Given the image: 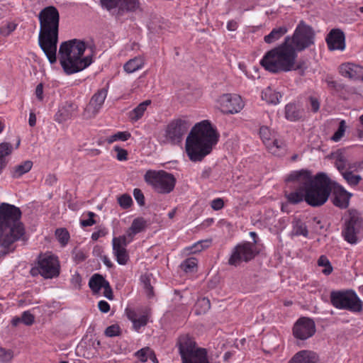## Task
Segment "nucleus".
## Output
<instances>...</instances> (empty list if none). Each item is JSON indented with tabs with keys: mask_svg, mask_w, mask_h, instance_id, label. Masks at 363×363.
Returning a JSON list of instances; mask_svg holds the SVG:
<instances>
[{
	"mask_svg": "<svg viewBox=\"0 0 363 363\" xmlns=\"http://www.w3.org/2000/svg\"><path fill=\"white\" fill-rule=\"evenodd\" d=\"M144 65V60L142 57H135L129 60L123 66L124 70L127 73H133L141 69Z\"/></svg>",
	"mask_w": 363,
	"mask_h": 363,
	"instance_id": "obj_33",
	"label": "nucleus"
},
{
	"mask_svg": "<svg viewBox=\"0 0 363 363\" xmlns=\"http://www.w3.org/2000/svg\"><path fill=\"white\" fill-rule=\"evenodd\" d=\"M101 6L116 17L123 16L125 12L133 11L138 7V0H100Z\"/></svg>",
	"mask_w": 363,
	"mask_h": 363,
	"instance_id": "obj_14",
	"label": "nucleus"
},
{
	"mask_svg": "<svg viewBox=\"0 0 363 363\" xmlns=\"http://www.w3.org/2000/svg\"><path fill=\"white\" fill-rule=\"evenodd\" d=\"M151 104L150 100H146L140 103L129 113L130 118L133 121H137L142 118L147 107Z\"/></svg>",
	"mask_w": 363,
	"mask_h": 363,
	"instance_id": "obj_35",
	"label": "nucleus"
},
{
	"mask_svg": "<svg viewBox=\"0 0 363 363\" xmlns=\"http://www.w3.org/2000/svg\"><path fill=\"white\" fill-rule=\"evenodd\" d=\"M325 81L330 88H332L336 91H341L345 88V86L342 84L333 80L330 77H328Z\"/></svg>",
	"mask_w": 363,
	"mask_h": 363,
	"instance_id": "obj_55",
	"label": "nucleus"
},
{
	"mask_svg": "<svg viewBox=\"0 0 363 363\" xmlns=\"http://www.w3.org/2000/svg\"><path fill=\"white\" fill-rule=\"evenodd\" d=\"M107 94L108 88H102L92 96L89 104L83 112L84 118L89 119L96 116L104 103Z\"/></svg>",
	"mask_w": 363,
	"mask_h": 363,
	"instance_id": "obj_18",
	"label": "nucleus"
},
{
	"mask_svg": "<svg viewBox=\"0 0 363 363\" xmlns=\"http://www.w3.org/2000/svg\"><path fill=\"white\" fill-rule=\"evenodd\" d=\"M89 218L86 220H82L80 223L83 227H87V226H91L94 224L96 223L95 220L94 219V217L96 216V214L94 212L89 211L88 213Z\"/></svg>",
	"mask_w": 363,
	"mask_h": 363,
	"instance_id": "obj_58",
	"label": "nucleus"
},
{
	"mask_svg": "<svg viewBox=\"0 0 363 363\" xmlns=\"http://www.w3.org/2000/svg\"><path fill=\"white\" fill-rule=\"evenodd\" d=\"M281 95L279 92H276L270 87L265 89L262 92V99L265 100L267 103L276 105L279 103V99Z\"/></svg>",
	"mask_w": 363,
	"mask_h": 363,
	"instance_id": "obj_36",
	"label": "nucleus"
},
{
	"mask_svg": "<svg viewBox=\"0 0 363 363\" xmlns=\"http://www.w3.org/2000/svg\"><path fill=\"white\" fill-rule=\"evenodd\" d=\"M133 196L135 199L140 206H143L145 205V196L140 189H135L133 190Z\"/></svg>",
	"mask_w": 363,
	"mask_h": 363,
	"instance_id": "obj_56",
	"label": "nucleus"
},
{
	"mask_svg": "<svg viewBox=\"0 0 363 363\" xmlns=\"http://www.w3.org/2000/svg\"><path fill=\"white\" fill-rule=\"evenodd\" d=\"M40 32L38 45L49 62H56V52L58 43L60 13L53 6L42 9L38 14Z\"/></svg>",
	"mask_w": 363,
	"mask_h": 363,
	"instance_id": "obj_3",
	"label": "nucleus"
},
{
	"mask_svg": "<svg viewBox=\"0 0 363 363\" xmlns=\"http://www.w3.org/2000/svg\"><path fill=\"white\" fill-rule=\"evenodd\" d=\"M220 111L226 114H234L240 112L243 106L241 97L237 94H224L218 99Z\"/></svg>",
	"mask_w": 363,
	"mask_h": 363,
	"instance_id": "obj_15",
	"label": "nucleus"
},
{
	"mask_svg": "<svg viewBox=\"0 0 363 363\" xmlns=\"http://www.w3.org/2000/svg\"><path fill=\"white\" fill-rule=\"evenodd\" d=\"M55 235L59 241V242L62 245V246H65L69 240V233L65 228H59L55 231Z\"/></svg>",
	"mask_w": 363,
	"mask_h": 363,
	"instance_id": "obj_40",
	"label": "nucleus"
},
{
	"mask_svg": "<svg viewBox=\"0 0 363 363\" xmlns=\"http://www.w3.org/2000/svg\"><path fill=\"white\" fill-rule=\"evenodd\" d=\"M114 150L117 152V160L119 161L126 160L128 158V152L127 150L115 146Z\"/></svg>",
	"mask_w": 363,
	"mask_h": 363,
	"instance_id": "obj_57",
	"label": "nucleus"
},
{
	"mask_svg": "<svg viewBox=\"0 0 363 363\" xmlns=\"http://www.w3.org/2000/svg\"><path fill=\"white\" fill-rule=\"evenodd\" d=\"M35 317L29 311H24L21 315V320L26 325H31L34 323Z\"/></svg>",
	"mask_w": 363,
	"mask_h": 363,
	"instance_id": "obj_53",
	"label": "nucleus"
},
{
	"mask_svg": "<svg viewBox=\"0 0 363 363\" xmlns=\"http://www.w3.org/2000/svg\"><path fill=\"white\" fill-rule=\"evenodd\" d=\"M315 32L313 28L301 21L296 26L292 36H289V45L296 52H301L315 43Z\"/></svg>",
	"mask_w": 363,
	"mask_h": 363,
	"instance_id": "obj_11",
	"label": "nucleus"
},
{
	"mask_svg": "<svg viewBox=\"0 0 363 363\" xmlns=\"http://www.w3.org/2000/svg\"><path fill=\"white\" fill-rule=\"evenodd\" d=\"M315 330V322L311 318L301 317L293 327V335L297 339L305 340L312 337Z\"/></svg>",
	"mask_w": 363,
	"mask_h": 363,
	"instance_id": "obj_16",
	"label": "nucleus"
},
{
	"mask_svg": "<svg viewBox=\"0 0 363 363\" xmlns=\"http://www.w3.org/2000/svg\"><path fill=\"white\" fill-rule=\"evenodd\" d=\"M86 46L84 41L72 39L61 43L59 49L60 61L67 74L79 72L92 63V56L82 57Z\"/></svg>",
	"mask_w": 363,
	"mask_h": 363,
	"instance_id": "obj_4",
	"label": "nucleus"
},
{
	"mask_svg": "<svg viewBox=\"0 0 363 363\" xmlns=\"http://www.w3.org/2000/svg\"><path fill=\"white\" fill-rule=\"evenodd\" d=\"M318 265L320 267H324L325 269L322 272L325 275H329L333 272V267L330 262L325 255H321L318 259Z\"/></svg>",
	"mask_w": 363,
	"mask_h": 363,
	"instance_id": "obj_39",
	"label": "nucleus"
},
{
	"mask_svg": "<svg viewBox=\"0 0 363 363\" xmlns=\"http://www.w3.org/2000/svg\"><path fill=\"white\" fill-rule=\"evenodd\" d=\"M98 306L102 313H108L110 310V305L106 301H100L98 303Z\"/></svg>",
	"mask_w": 363,
	"mask_h": 363,
	"instance_id": "obj_62",
	"label": "nucleus"
},
{
	"mask_svg": "<svg viewBox=\"0 0 363 363\" xmlns=\"http://www.w3.org/2000/svg\"><path fill=\"white\" fill-rule=\"evenodd\" d=\"M315 181L311 172L307 169H301L291 172L285 179V182L294 184V188L306 191Z\"/></svg>",
	"mask_w": 363,
	"mask_h": 363,
	"instance_id": "obj_17",
	"label": "nucleus"
},
{
	"mask_svg": "<svg viewBox=\"0 0 363 363\" xmlns=\"http://www.w3.org/2000/svg\"><path fill=\"white\" fill-rule=\"evenodd\" d=\"M108 283L100 274H94L89 279V286L94 294H98L100 290Z\"/></svg>",
	"mask_w": 363,
	"mask_h": 363,
	"instance_id": "obj_30",
	"label": "nucleus"
},
{
	"mask_svg": "<svg viewBox=\"0 0 363 363\" xmlns=\"http://www.w3.org/2000/svg\"><path fill=\"white\" fill-rule=\"evenodd\" d=\"M291 360L293 363H317L318 356L314 352L301 350L297 352Z\"/></svg>",
	"mask_w": 363,
	"mask_h": 363,
	"instance_id": "obj_26",
	"label": "nucleus"
},
{
	"mask_svg": "<svg viewBox=\"0 0 363 363\" xmlns=\"http://www.w3.org/2000/svg\"><path fill=\"white\" fill-rule=\"evenodd\" d=\"M342 175L350 186H356L362 180V177L359 174H354L351 169L345 171Z\"/></svg>",
	"mask_w": 363,
	"mask_h": 363,
	"instance_id": "obj_37",
	"label": "nucleus"
},
{
	"mask_svg": "<svg viewBox=\"0 0 363 363\" xmlns=\"http://www.w3.org/2000/svg\"><path fill=\"white\" fill-rule=\"evenodd\" d=\"M130 242V240L126 238V236L121 235L113 238V253L118 264L125 265L128 263L129 254L126 247Z\"/></svg>",
	"mask_w": 363,
	"mask_h": 363,
	"instance_id": "obj_20",
	"label": "nucleus"
},
{
	"mask_svg": "<svg viewBox=\"0 0 363 363\" xmlns=\"http://www.w3.org/2000/svg\"><path fill=\"white\" fill-rule=\"evenodd\" d=\"M362 228V221L357 216H352L344 224L342 235L345 240L353 245L358 241L357 235L359 233Z\"/></svg>",
	"mask_w": 363,
	"mask_h": 363,
	"instance_id": "obj_19",
	"label": "nucleus"
},
{
	"mask_svg": "<svg viewBox=\"0 0 363 363\" xmlns=\"http://www.w3.org/2000/svg\"><path fill=\"white\" fill-rule=\"evenodd\" d=\"M33 163L31 160H26L21 163L13 167L11 169V175L14 179H18L23 174L30 172L32 169Z\"/></svg>",
	"mask_w": 363,
	"mask_h": 363,
	"instance_id": "obj_27",
	"label": "nucleus"
},
{
	"mask_svg": "<svg viewBox=\"0 0 363 363\" xmlns=\"http://www.w3.org/2000/svg\"><path fill=\"white\" fill-rule=\"evenodd\" d=\"M17 24L8 22L0 27V34L4 37L9 36L16 28Z\"/></svg>",
	"mask_w": 363,
	"mask_h": 363,
	"instance_id": "obj_45",
	"label": "nucleus"
},
{
	"mask_svg": "<svg viewBox=\"0 0 363 363\" xmlns=\"http://www.w3.org/2000/svg\"><path fill=\"white\" fill-rule=\"evenodd\" d=\"M296 57L297 52L289 45V36H286L281 45L265 53L260 65L272 73L289 72L295 69Z\"/></svg>",
	"mask_w": 363,
	"mask_h": 363,
	"instance_id": "obj_5",
	"label": "nucleus"
},
{
	"mask_svg": "<svg viewBox=\"0 0 363 363\" xmlns=\"http://www.w3.org/2000/svg\"><path fill=\"white\" fill-rule=\"evenodd\" d=\"M340 74L354 82H363V67L353 63L344 62L338 67Z\"/></svg>",
	"mask_w": 363,
	"mask_h": 363,
	"instance_id": "obj_21",
	"label": "nucleus"
},
{
	"mask_svg": "<svg viewBox=\"0 0 363 363\" xmlns=\"http://www.w3.org/2000/svg\"><path fill=\"white\" fill-rule=\"evenodd\" d=\"M288 31L286 26H281L273 28L269 34L267 35L264 38V40L266 43L271 44L277 40H279Z\"/></svg>",
	"mask_w": 363,
	"mask_h": 363,
	"instance_id": "obj_32",
	"label": "nucleus"
},
{
	"mask_svg": "<svg viewBox=\"0 0 363 363\" xmlns=\"http://www.w3.org/2000/svg\"><path fill=\"white\" fill-rule=\"evenodd\" d=\"M118 203L123 209L129 208L133 204V199L129 194H124L118 198Z\"/></svg>",
	"mask_w": 363,
	"mask_h": 363,
	"instance_id": "obj_43",
	"label": "nucleus"
},
{
	"mask_svg": "<svg viewBox=\"0 0 363 363\" xmlns=\"http://www.w3.org/2000/svg\"><path fill=\"white\" fill-rule=\"evenodd\" d=\"M77 110V105L72 102L67 101L56 113L55 120L59 123H63L70 119Z\"/></svg>",
	"mask_w": 363,
	"mask_h": 363,
	"instance_id": "obj_24",
	"label": "nucleus"
},
{
	"mask_svg": "<svg viewBox=\"0 0 363 363\" xmlns=\"http://www.w3.org/2000/svg\"><path fill=\"white\" fill-rule=\"evenodd\" d=\"M257 254L258 252L254 244L250 242H244L233 248L228 264L237 267L242 262H248L253 259Z\"/></svg>",
	"mask_w": 363,
	"mask_h": 363,
	"instance_id": "obj_13",
	"label": "nucleus"
},
{
	"mask_svg": "<svg viewBox=\"0 0 363 363\" xmlns=\"http://www.w3.org/2000/svg\"><path fill=\"white\" fill-rule=\"evenodd\" d=\"M335 166L338 169V171L342 174V172L351 169L353 166L348 162L347 158L342 152H336L335 155Z\"/></svg>",
	"mask_w": 363,
	"mask_h": 363,
	"instance_id": "obj_34",
	"label": "nucleus"
},
{
	"mask_svg": "<svg viewBox=\"0 0 363 363\" xmlns=\"http://www.w3.org/2000/svg\"><path fill=\"white\" fill-rule=\"evenodd\" d=\"M259 135L261 138L263 140V143L266 145L271 142V139L269 138L270 132L267 127L262 126L259 129Z\"/></svg>",
	"mask_w": 363,
	"mask_h": 363,
	"instance_id": "obj_52",
	"label": "nucleus"
},
{
	"mask_svg": "<svg viewBox=\"0 0 363 363\" xmlns=\"http://www.w3.org/2000/svg\"><path fill=\"white\" fill-rule=\"evenodd\" d=\"M141 281L143 284V287L145 290L147 296L149 298L153 296V287L151 286L150 278L149 277V276H142Z\"/></svg>",
	"mask_w": 363,
	"mask_h": 363,
	"instance_id": "obj_46",
	"label": "nucleus"
},
{
	"mask_svg": "<svg viewBox=\"0 0 363 363\" xmlns=\"http://www.w3.org/2000/svg\"><path fill=\"white\" fill-rule=\"evenodd\" d=\"M331 192L329 177L323 172L318 173L314 182L305 191L306 202L312 207L321 206L328 201Z\"/></svg>",
	"mask_w": 363,
	"mask_h": 363,
	"instance_id": "obj_6",
	"label": "nucleus"
},
{
	"mask_svg": "<svg viewBox=\"0 0 363 363\" xmlns=\"http://www.w3.org/2000/svg\"><path fill=\"white\" fill-rule=\"evenodd\" d=\"M211 208L215 211H219L224 206V201L223 199L217 198L213 199L211 203Z\"/></svg>",
	"mask_w": 363,
	"mask_h": 363,
	"instance_id": "obj_60",
	"label": "nucleus"
},
{
	"mask_svg": "<svg viewBox=\"0 0 363 363\" xmlns=\"http://www.w3.org/2000/svg\"><path fill=\"white\" fill-rule=\"evenodd\" d=\"M147 323V318L146 315H140L135 321L133 322V328L135 330H138L141 327L146 325Z\"/></svg>",
	"mask_w": 363,
	"mask_h": 363,
	"instance_id": "obj_50",
	"label": "nucleus"
},
{
	"mask_svg": "<svg viewBox=\"0 0 363 363\" xmlns=\"http://www.w3.org/2000/svg\"><path fill=\"white\" fill-rule=\"evenodd\" d=\"M308 100H309V102H310L311 111L313 113H317L319 111V109H320V101H319V100L316 97H314V96H310L308 98Z\"/></svg>",
	"mask_w": 363,
	"mask_h": 363,
	"instance_id": "obj_59",
	"label": "nucleus"
},
{
	"mask_svg": "<svg viewBox=\"0 0 363 363\" xmlns=\"http://www.w3.org/2000/svg\"><path fill=\"white\" fill-rule=\"evenodd\" d=\"M30 272L33 277L40 274L45 279L57 277L60 272L57 257L50 252L40 253L38 257L36 266L32 267Z\"/></svg>",
	"mask_w": 363,
	"mask_h": 363,
	"instance_id": "obj_8",
	"label": "nucleus"
},
{
	"mask_svg": "<svg viewBox=\"0 0 363 363\" xmlns=\"http://www.w3.org/2000/svg\"><path fill=\"white\" fill-rule=\"evenodd\" d=\"M269 151L274 155L281 157L286 152V146L284 142L281 140L274 139L266 144Z\"/></svg>",
	"mask_w": 363,
	"mask_h": 363,
	"instance_id": "obj_28",
	"label": "nucleus"
},
{
	"mask_svg": "<svg viewBox=\"0 0 363 363\" xmlns=\"http://www.w3.org/2000/svg\"><path fill=\"white\" fill-rule=\"evenodd\" d=\"M151 349L150 347H144L135 352V356L143 362L147 361L149 354Z\"/></svg>",
	"mask_w": 363,
	"mask_h": 363,
	"instance_id": "obj_49",
	"label": "nucleus"
},
{
	"mask_svg": "<svg viewBox=\"0 0 363 363\" xmlns=\"http://www.w3.org/2000/svg\"><path fill=\"white\" fill-rule=\"evenodd\" d=\"M351 196L352 194L347 191L342 186L336 185L333 191L331 201L336 207L345 209L348 207Z\"/></svg>",
	"mask_w": 363,
	"mask_h": 363,
	"instance_id": "obj_23",
	"label": "nucleus"
},
{
	"mask_svg": "<svg viewBox=\"0 0 363 363\" xmlns=\"http://www.w3.org/2000/svg\"><path fill=\"white\" fill-rule=\"evenodd\" d=\"M104 289V296L106 297L109 300H113V291H112V289L108 282L107 284H106Z\"/></svg>",
	"mask_w": 363,
	"mask_h": 363,
	"instance_id": "obj_61",
	"label": "nucleus"
},
{
	"mask_svg": "<svg viewBox=\"0 0 363 363\" xmlns=\"http://www.w3.org/2000/svg\"><path fill=\"white\" fill-rule=\"evenodd\" d=\"M13 152V146L9 143H1L0 144V156L2 158L6 159V157L10 155Z\"/></svg>",
	"mask_w": 363,
	"mask_h": 363,
	"instance_id": "obj_47",
	"label": "nucleus"
},
{
	"mask_svg": "<svg viewBox=\"0 0 363 363\" xmlns=\"http://www.w3.org/2000/svg\"><path fill=\"white\" fill-rule=\"evenodd\" d=\"M72 254L74 261L77 262H83L86 258L85 253L82 250L77 248H74Z\"/></svg>",
	"mask_w": 363,
	"mask_h": 363,
	"instance_id": "obj_51",
	"label": "nucleus"
},
{
	"mask_svg": "<svg viewBox=\"0 0 363 363\" xmlns=\"http://www.w3.org/2000/svg\"><path fill=\"white\" fill-rule=\"evenodd\" d=\"M303 116V110H301L296 105L293 104H287L285 107V117L291 121L300 120Z\"/></svg>",
	"mask_w": 363,
	"mask_h": 363,
	"instance_id": "obj_31",
	"label": "nucleus"
},
{
	"mask_svg": "<svg viewBox=\"0 0 363 363\" xmlns=\"http://www.w3.org/2000/svg\"><path fill=\"white\" fill-rule=\"evenodd\" d=\"M116 135H117V139L118 140H121V141H126L128 140L131 135L130 133L128 132H126V131H124V132H118L116 133Z\"/></svg>",
	"mask_w": 363,
	"mask_h": 363,
	"instance_id": "obj_64",
	"label": "nucleus"
},
{
	"mask_svg": "<svg viewBox=\"0 0 363 363\" xmlns=\"http://www.w3.org/2000/svg\"><path fill=\"white\" fill-rule=\"evenodd\" d=\"M284 196L289 203L296 205L303 201H306V194L305 191L295 188V190L291 192L285 191Z\"/></svg>",
	"mask_w": 363,
	"mask_h": 363,
	"instance_id": "obj_29",
	"label": "nucleus"
},
{
	"mask_svg": "<svg viewBox=\"0 0 363 363\" xmlns=\"http://www.w3.org/2000/svg\"><path fill=\"white\" fill-rule=\"evenodd\" d=\"M330 301L332 305L337 309L348 310L352 312L362 311V301L352 290L332 291Z\"/></svg>",
	"mask_w": 363,
	"mask_h": 363,
	"instance_id": "obj_9",
	"label": "nucleus"
},
{
	"mask_svg": "<svg viewBox=\"0 0 363 363\" xmlns=\"http://www.w3.org/2000/svg\"><path fill=\"white\" fill-rule=\"evenodd\" d=\"M345 130H346V123L344 120H342L340 122L338 129L333 134V135L331 138V140L335 142L339 141L343 137Z\"/></svg>",
	"mask_w": 363,
	"mask_h": 363,
	"instance_id": "obj_44",
	"label": "nucleus"
},
{
	"mask_svg": "<svg viewBox=\"0 0 363 363\" xmlns=\"http://www.w3.org/2000/svg\"><path fill=\"white\" fill-rule=\"evenodd\" d=\"M13 358V352L10 350H6L0 347V359L2 362H9Z\"/></svg>",
	"mask_w": 363,
	"mask_h": 363,
	"instance_id": "obj_54",
	"label": "nucleus"
},
{
	"mask_svg": "<svg viewBox=\"0 0 363 363\" xmlns=\"http://www.w3.org/2000/svg\"><path fill=\"white\" fill-rule=\"evenodd\" d=\"M146 227L147 221L143 218H136L133 220L130 227L123 236H126L128 240L132 241L135 235L145 230Z\"/></svg>",
	"mask_w": 363,
	"mask_h": 363,
	"instance_id": "obj_25",
	"label": "nucleus"
},
{
	"mask_svg": "<svg viewBox=\"0 0 363 363\" xmlns=\"http://www.w3.org/2000/svg\"><path fill=\"white\" fill-rule=\"evenodd\" d=\"M219 135L208 121L196 123L186 140V152L192 162H201L211 153L218 141Z\"/></svg>",
	"mask_w": 363,
	"mask_h": 363,
	"instance_id": "obj_2",
	"label": "nucleus"
},
{
	"mask_svg": "<svg viewBox=\"0 0 363 363\" xmlns=\"http://www.w3.org/2000/svg\"><path fill=\"white\" fill-rule=\"evenodd\" d=\"M145 180L152 186L155 191L160 194L170 193L176 184L174 176L163 170L147 171L145 174Z\"/></svg>",
	"mask_w": 363,
	"mask_h": 363,
	"instance_id": "obj_10",
	"label": "nucleus"
},
{
	"mask_svg": "<svg viewBox=\"0 0 363 363\" xmlns=\"http://www.w3.org/2000/svg\"><path fill=\"white\" fill-rule=\"evenodd\" d=\"M211 242V241L209 240H199L191 246L189 250H191V252L194 254L199 252L203 250L208 248L210 246Z\"/></svg>",
	"mask_w": 363,
	"mask_h": 363,
	"instance_id": "obj_41",
	"label": "nucleus"
},
{
	"mask_svg": "<svg viewBox=\"0 0 363 363\" xmlns=\"http://www.w3.org/2000/svg\"><path fill=\"white\" fill-rule=\"evenodd\" d=\"M197 267V259L195 257H190L183 261L180 265L185 272H193Z\"/></svg>",
	"mask_w": 363,
	"mask_h": 363,
	"instance_id": "obj_38",
	"label": "nucleus"
},
{
	"mask_svg": "<svg viewBox=\"0 0 363 363\" xmlns=\"http://www.w3.org/2000/svg\"><path fill=\"white\" fill-rule=\"evenodd\" d=\"M21 216L18 207L4 202L0 203V257L15 251V243L25 240L26 229Z\"/></svg>",
	"mask_w": 363,
	"mask_h": 363,
	"instance_id": "obj_1",
	"label": "nucleus"
},
{
	"mask_svg": "<svg viewBox=\"0 0 363 363\" xmlns=\"http://www.w3.org/2000/svg\"><path fill=\"white\" fill-rule=\"evenodd\" d=\"M325 41L330 51H343L345 49V35L340 28L332 29L327 35Z\"/></svg>",
	"mask_w": 363,
	"mask_h": 363,
	"instance_id": "obj_22",
	"label": "nucleus"
},
{
	"mask_svg": "<svg viewBox=\"0 0 363 363\" xmlns=\"http://www.w3.org/2000/svg\"><path fill=\"white\" fill-rule=\"evenodd\" d=\"M182 363H209L207 351L204 348L196 347L193 337L188 334L179 336L177 344Z\"/></svg>",
	"mask_w": 363,
	"mask_h": 363,
	"instance_id": "obj_7",
	"label": "nucleus"
},
{
	"mask_svg": "<svg viewBox=\"0 0 363 363\" xmlns=\"http://www.w3.org/2000/svg\"><path fill=\"white\" fill-rule=\"evenodd\" d=\"M191 123L186 117H182L172 121L166 127L164 139L162 144L179 145L186 133Z\"/></svg>",
	"mask_w": 363,
	"mask_h": 363,
	"instance_id": "obj_12",
	"label": "nucleus"
},
{
	"mask_svg": "<svg viewBox=\"0 0 363 363\" xmlns=\"http://www.w3.org/2000/svg\"><path fill=\"white\" fill-rule=\"evenodd\" d=\"M125 312H126L128 318L130 320H131L132 323L133 321H135L138 318L137 313L133 309L127 308L125 310Z\"/></svg>",
	"mask_w": 363,
	"mask_h": 363,
	"instance_id": "obj_63",
	"label": "nucleus"
},
{
	"mask_svg": "<svg viewBox=\"0 0 363 363\" xmlns=\"http://www.w3.org/2000/svg\"><path fill=\"white\" fill-rule=\"evenodd\" d=\"M121 333V328L118 325H111L105 330V335L108 337L118 336Z\"/></svg>",
	"mask_w": 363,
	"mask_h": 363,
	"instance_id": "obj_48",
	"label": "nucleus"
},
{
	"mask_svg": "<svg viewBox=\"0 0 363 363\" xmlns=\"http://www.w3.org/2000/svg\"><path fill=\"white\" fill-rule=\"evenodd\" d=\"M294 233L296 235H303L306 238L308 235V230L305 223L297 221L294 227Z\"/></svg>",
	"mask_w": 363,
	"mask_h": 363,
	"instance_id": "obj_42",
	"label": "nucleus"
}]
</instances>
